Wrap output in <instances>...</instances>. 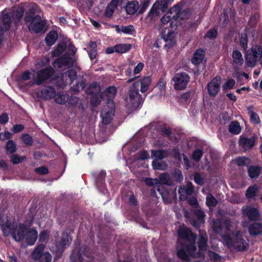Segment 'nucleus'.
<instances>
[{
    "label": "nucleus",
    "instance_id": "6e6d98bb",
    "mask_svg": "<svg viewBox=\"0 0 262 262\" xmlns=\"http://www.w3.org/2000/svg\"><path fill=\"white\" fill-rule=\"evenodd\" d=\"M248 36L246 33H242L239 38L240 46L244 50H246L248 48Z\"/></svg>",
    "mask_w": 262,
    "mask_h": 262
},
{
    "label": "nucleus",
    "instance_id": "9d476101",
    "mask_svg": "<svg viewBox=\"0 0 262 262\" xmlns=\"http://www.w3.org/2000/svg\"><path fill=\"white\" fill-rule=\"evenodd\" d=\"M227 244L229 247H233L239 251H245L247 249L248 244L240 235H236L234 240L230 236L227 239Z\"/></svg>",
    "mask_w": 262,
    "mask_h": 262
},
{
    "label": "nucleus",
    "instance_id": "58836bf2",
    "mask_svg": "<svg viewBox=\"0 0 262 262\" xmlns=\"http://www.w3.org/2000/svg\"><path fill=\"white\" fill-rule=\"evenodd\" d=\"M117 3H114V0H113L107 5L104 12V15L108 18H111L113 15L114 10L117 8Z\"/></svg>",
    "mask_w": 262,
    "mask_h": 262
},
{
    "label": "nucleus",
    "instance_id": "39448f33",
    "mask_svg": "<svg viewBox=\"0 0 262 262\" xmlns=\"http://www.w3.org/2000/svg\"><path fill=\"white\" fill-rule=\"evenodd\" d=\"M262 56V49L260 46H255L246 51L245 54V61L248 67H255L257 62L261 58Z\"/></svg>",
    "mask_w": 262,
    "mask_h": 262
},
{
    "label": "nucleus",
    "instance_id": "0eeeda50",
    "mask_svg": "<svg viewBox=\"0 0 262 262\" xmlns=\"http://www.w3.org/2000/svg\"><path fill=\"white\" fill-rule=\"evenodd\" d=\"M54 73V68L49 66L37 72L36 77L34 78V82L36 85H40L47 80L50 79Z\"/></svg>",
    "mask_w": 262,
    "mask_h": 262
},
{
    "label": "nucleus",
    "instance_id": "4468645a",
    "mask_svg": "<svg viewBox=\"0 0 262 262\" xmlns=\"http://www.w3.org/2000/svg\"><path fill=\"white\" fill-rule=\"evenodd\" d=\"M72 241V237L70 233L67 231H64L61 234V240L59 243L61 249H59L56 252V256L58 257H61L63 252L66 249L67 246H69Z\"/></svg>",
    "mask_w": 262,
    "mask_h": 262
},
{
    "label": "nucleus",
    "instance_id": "412c9836",
    "mask_svg": "<svg viewBox=\"0 0 262 262\" xmlns=\"http://www.w3.org/2000/svg\"><path fill=\"white\" fill-rule=\"evenodd\" d=\"M159 15L160 11L158 7H156V3H155L149 11L146 19L149 20V23H154L158 20Z\"/></svg>",
    "mask_w": 262,
    "mask_h": 262
},
{
    "label": "nucleus",
    "instance_id": "0e129e2a",
    "mask_svg": "<svg viewBox=\"0 0 262 262\" xmlns=\"http://www.w3.org/2000/svg\"><path fill=\"white\" fill-rule=\"evenodd\" d=\"M64 76H67L70 79V83H72L77 78V73L74 70H69L64 73Z\"/></svg>",
    "mask_w": 262,
    "mask_h": 262
},
{
    "label": "nucleus",
    "instance_id": "e433bc0d",
    "mask_svg": "<svg viewBox=\"0 0 262 262\" xmlns=\"http://www.w3.org/2000/svg\"><path fill=\"white\" fill-rule=\"evenodd\" d=\"M246 215L251 221H256L259 216L258 210L254 207H251L246 210Z\"/></svg>",
    "mask_w": 262,
    "mask_h": 262
},
{
    "label": "nucleus",
    "instance_id": "72a5a7b5",
    "mask_svg": "<svg viewBox=\"0 0 262 262\" xmlns=\"http://www.w3.org/2000/svg\"><path fill=\"white\" fill-rule=\"evenodd\" d=\"M229 132L234 135H238L241 132L239 123L237 121H232L229 125Z\"/></svg>",
    "mask_w": 262,
    "mask_h": 262
},
{
    "label": "nucleus",
    "instance_id": "9b49d317",
    "mask_svg": "<svg viewBox=\"0 0 262 262\" xmlns=\"http://www.w3.org/2000/svg\"><path fill=\"white\" fill-rule=\"evenodd\" d=\"M117 93V90L115 86H110L100 94V97L101 99L105 101L107 104L114 105V99Z\"/></svg>",
    "mask_w": 262,
    "mask_h": 262
},
{
    "label": "nucleus",
    "instance_id": "a18cd8bd",
    "mask_svg": "<svg viewBox=\"0 0 262 262\" xmlns=\"http://www.w3.org/2000/svg\"><path fill=\"white\" fill-rule=\"evenodd\" d=\"M217 35V30L216 28L213 27L209 29L205 34L204 39H209L213 40L215 39Z\"/></svg>",
    "mask_w": 262,
    "mask_h": 262
},
{
    "label": "nucleus",
    "instance_id": "6e6552de",
    "mask_svg": "<svg viewBox=\"0 0 262 262\" xmlns=\"http://www.w3.org/2000/svg\"><path fill=\"white\" fill-rule=\"evenodd\" d=\"M172 80L174 81V88L176 90H184L190 81V76L185 72H179L174 74Z\"/></svg>",
    "mask_w": 262,
    "mask_h": 262
},
{
    "label": "nucleus",
    "instance_id": "774afa93",
    "mask_svg": "<svg viewBox=\"0 0 262 262\" xmlns=\"http://www.w3.org/2000/svg\"><path fill=\"white\" fill-rule=\"evenodd\" d=\"M106 176V172L104 170H101L98 176L96 177L95 181L96 183L98 184H103L105 181V178Z\"/></svg>",
    "mask_w": 262,
    "mask_h": 262
},
{
    "label": "nucleus",
    "instance_id": "aec40b11",
    "mask_svg": "<svg viewBox=\"0 0 262 262\" xmlns=\"http://www.w3.org/2000/svg\"><path fill=\"white\" fill-rule=\"evenodd\" d=\"M248 231L252 236H256L262 234V223L254 222L248 226Z\"/></svg>",
    "mask_w": 262,
    "mask_h": 262
},
{
    "label": "nucleus",
    "instance_id": "1a4fd4ad",
    "mask_svg": "<svg viewBox=\"0 0 262 262\" xmlns=\"http://www.w3.org/2000/svg\"><path fill=\"white\" fill-rule=\"evenodd\" d=\"M208 237L206 233L204 235L201 234L199 236L198 242V246L199 247V251H194L192 254H188L189 257L193 258H202L205 256V252L207 250V248Z\"/></svg>",
    "mask_w": 262,
    "mask_h": 262
},
{
    "label": "nucleus",
    "instance_id": "b1692460",
    "mask_svg": "<svg viewBox=\"0 0 262 262\" xmlns=\"http://www.w3.org/2000/svg\"><path fill=\"white\" fill-rule=\"evenodd\" d=\"M262 167L259 165H252L248 169V173L251 179L257 178L260 174Z\"/></svg>",
    "mask_w": 262,
    "mask_h": 262
},
{
    "label": "nucleus",
    "instance_id": "c9c22d12",
    "mask_svg": "<svg viewBox=\"0 0 262 262\" xmlns=\"http://www.w3.org/2000/svg\"><path fill=\"white\" fill-rule=\"evenodd\" d=\"M232 57L233 59L234 62L236 64L242 65L244 63V60L241 52L235 49L233 51L232 54Z\"/></svg>",
    "mask_w": 262,
    "mask_h": 262
},
{
    "label": "nucleus",
    "instance_id": "4be33fe9",
    "mask_svg": "<svg viewBox=\"0 0 262 262\" xmlns=\"http://www.w3.org/2000/svg\"><path fill=\"white\" fill-rule=\"evenodd\" d=\"M26 242L28 245L32 246L35 243L37 238V232L34 228L29 229L26 234Z\"/></svg>",
    "mask_w": 262,
    "mask_h": 262
},
{
    "label": "nucleus",
    "instance_id": "8fccbe9b",
    "mask_svg": "<svg viewBox=\"0 0 262 262\" xmlns=\"http://www.w3.org/2000/svg\"><path fill=\"white\" fill-rule=\"evenodd\" d=\"M206 205L209 207H213L216 206L217 201L215 197L211 194H208L206 198Z\"/></svg>",
    "mask_w": 262,
    "mask_h": 262
},
{
    "label": "nucleus",
    "instance_id": "49530a36",
    "mask_svg": "<svg viewBox=\"0 0 262 262\" xmlns=\"http://www.w3.org/2000/svg\"><path fill=\"white\" fill-rule=\"evenodd\" d=\"M152 156L155 158L162 160L167 156V152L164 150H152Z\"/></svg>",
    "mask_w": 262,
    "mask_h": 262
},
{
    "label": "nucleus",
    "instance_id": "cd10ccee",
    "mask_svg": "<svg viewBox=\"0 0 262 262\" xmlns=\"http://www.w3.org/2000/svg\"><path fill=\"white\" fill-rule=\"evenodd\" d=\"M45 248V245L43 244H39L34 249L32 254V257L33 259L36 260L40 259L44 254L43 252Z\"/></svg>",
    "mask_w": 262,
    "mask_h": 262
},
{
    "label": "nucleus",
    "instance_id": "864d4df0",
    "mask_svg": "<svg viewBox=\"0 0 262 262\" xmlns=\"http://www.w3.org/2000/svg\"><path fill=\"white\" fill-rule=\"evenodd\" d=\"M122 32L125 34L133 35L136 33L135 27L133 25H130L126 26H121Z\"/></svg>",
    "mask_w": 262,
    "mask_h": 262
},
{
    "label": "nucleus",
    "instance_id": "bf43d9fd",
    "mask_svg": "<svg viewBox=\"0 0 262 262\" xmlns=\"http://www.w3.org/2000/svg\"><path fill=\"white\" fill-rule=\"evenodd\" d=\"M172 178L175 181L181 182L183 180L182 171L179 169H175L172 173Z\"/></svg>",
    "mask_w": 262,
    "mask_h": 262
},
{
    "label": "nucleus",
    "instance_id": "09e8293b",
    "mask_svg": "<svg viewBox=\"0 0 262 262\" xmlns=\"http://www.w3.org/2000/svg\"><path fill=\"white\" fill-rule=\"evenodd\" d=\"M6 150L7 153L13 154L16 151V145L15 143L12 140L7 141L6 145Z\"/></svg>",
    "mask_w": 262,
    "mask_h": 262
},
{
    "label": "nucleus",
    "instance_id": "3c124183",
    "mask_svg": "<svg viewBox=\"0 0 262 262\" xmlns=\"http://www.w3.org/2000/svg\"><path fill=\"white\" fill-rule=\"evenodd\" d=\"M10 161L13 164H18L22 163L26 159V156H19L18 154H13L10 157Z\"/></svg>",
    "mask_w": 262,
    "mask_h": 262
},
{
    "label": "nucleus",
    "instance_id": "e2e57ef3",
    "mask_svg": "<svg viewBox=\"0 0 262 262\" xmlns=\"http://www.w3.org/2000/svg\"><path fill=\"white\" fill-rule=\"evenodd\" d=\"M25 12L23 7H19L15 11L14 13V18L17 21H19L23 17Z\"/></svg>",
    "mask_w": 262,
    "mask_h": 262
},
{
    "label": "nucleus",
    "instance_id": "473e14b6",
    "mask_svg": "<svg viewBox=\"0 0 262 262\" xmlns=\"http://www.w3.org/2000/svg\"><path fill=\"white\" fill-rule=\"evenodd\" d=\"M85 88V80L82 77L79 78L75 84H74L71 89L75 92H79L82 91Z\"/></svg>",
    "mask_w": 262,
    "mask_h": 262
},
{
    "label": "nucleus",
    "instance_id": "f704fd0d",
    "mask_svg": "<svg viewBox=\"0 0 262 262\" xmlns=\"http://www.w3.org/2000/svg\"><path fill=\"white\" fill-rule=\"evenodd\" d=\"M67 47V45L64 41L59 43L56 48L53 51L52 53V56L54 57L59 56L64 52Z\"/></svg>",
    "mask_w": 262,
    "mask_h": 262
},
{
    "label": "nucleus",
    "instance_id": "bb28decb",
    "mask_svg": "<svg viewBox=\"0 0 262 262\" xmlns=\"http://www.w3.org/2000/svg\"><path fill=\"white\" fill-rule=\"evenodd\" d=\"M151 78L149 76H148L145 77L141 79L140 81H136V82L138 83L139 88L140 87V91L141 93H143L148 90L149 86L151 83Z\"/></svg>",
    "mask_w": 262,
    "mask_h": 262
},
{
    "label": "nucleus",
    "instance_id": "a19ab883",
    "mask_svg": "<svg viewBox=\"0 0 262 262\" xmlns=\"http://www.w3.org/2000/svg\"><path fill=\"white\" fill-rule=\"evenodd\" d=\"M36 12V10L34 7H31L29 9V10L26 12L25 17H24V20L26 23H29L32 22L33 20L34 19V18H35Z\"/></svg>",
    "mask_w": 262,
    "mask_h": 262
},
{
    "label": "nucleus",
    "instance_id": "ddd939ff",
    "mask_svg": "<svg viewBox=\"0 0 262 262\" xmlns=\"http://www.w3.org/2000/svg\"><path fill=\"white\" fill-rule=\"evenodd\" d=\"M27 228V226L22 223L16 225L14 229L11 232L10 235L16 242H21L25 237Z\"/></svg>",
    "mask_w": 262,
    "mask_h": 262
},
{
    "label": "nucleus",
    "instance_id": "680f3d73",
    "mask_svg": "<svg viewBox=\"0 0 262 262\" xmlns=\"http://www.w3.org/2000/svg\"><path fill=\"white\" fill-rule=\"evenodd\" d=\"M193 181L198 185L203 186L204 184V178L201 176L200 173L196 172L193 175Z\"/></svg>",
    "mask_w": 262,
    "mask_h": 262
},
{
    "label": "nucleus",
    "instance_id": "a211bd4d",
    "mask_svg": "<svg viewBox=\"0 0 262 262\" xmlns=\"http://www.w3.org/2000/svg\"><path fill=\"white\" fill-rule=\"evenodd\" d=\"M256 138L255 136L247 138L244 136H241L238 140L239 146L245 149H249L252 148L255 143Z\"/></svg>",
    "mask_w": 262,
    "mask_h": 262
},
{
    "label": "nucleus",
    "instance_id": "dca6fc26",
    "mask_svg": "<svg viewBox=\"0 0 262 262\" xmlns=\"http://www.w3.org/2000/svg\"><path fill=\"white\" fill-rule=\"evenodd\" d=\"M89 93L93 95L91 99V101L93 105L98 106L101 102L100 99L98 97L101 88L98 84L96 82L92 83L88 89Z\"/></svg>",
    "mask_w": 262,
    "mask_h": 262
},
{
    "label": "nucleus",
    "instance_id": "f03ea898",
    "mask_svg": "<svg viewBox=\"0 0 262 262\" xmlns=\"http://www.w3.org/2000/svg\"><path fill=\"white\" fill-rule=\"evenodd\" d=\"M188 13L186 10H183L181 6L176 5L161 18V22L164 27L169 23L170 31H175L178 27L181 25V20L188 17Z\"/></svg>",
    "mask_w": 262,
    "mask_h": 262
},
{
    "label": "nucleus",
    "instance_id": "393cba45",
    "mask_svg": "<svg viewBox=\"0 0 262 262\" xmlns=\"http://www.w3.org/2000/svg\"><path fill=\"white\" fill-rule=\"evenodd\" d=\"M97 46L95 41H90L88 46V50L90 58L93 60L96 58L97 55Z\"/></svg>",
    "mask_w": 262,
    "mask_h": 262
},
{
    "label": "nucleus",
    "instance_id": "a878e982",
    "mask_svg": "<svg viewBox=\"0 0 262 262\" xmlns=\"http://www.w3.org/2000/svg\"><path fill=\"white\" fill-rule=\"evenodd\" d=\"M139 4L137 1L129 2L126 7V10L128 14H135L138 12Z\"/></svg>",
    "mask_w": 262,
    "mask_h": 262
},
{
    "label": "nucleus",
    "instance_id": "13d9d810",
    "mask_svg": "<svg viewBox=\"0 0 262 262\" xmlns=\"http://www.w3.org/2000/svg\"><path fill=\"white\" fill-rule=\"evenodd\" d=\"M150 3V0H142L139 5L138 13H143L148 8Z\"/></svg>",
    "mask_w": 262,
    "mask_h": 262
},
{
    "label": "nucleus",
    "instance_id": "4c0bfd02",
    "mask_svg": "<svg viewBox=\"0 0 262 262\" xmlns=\"http://www.w3.org/2000/svg\"><path fill=\"white\" fill-rule=\"evenodd\" d=\"M132 48V45L130 43L117 44L115 45V50L119 53H124L129 51Z\"/></svg>",
    "mask_w": 262,
    "mask_h": 262
},
{
    "label": "nucleus",
    "instance_id": "37998d69",
    "mask_svg": "<svg viewBox=\"0 0 262 262\" xmlns=\"http://www.w3.org/2000/svg\"><path fill=\"white\" fill-rule=\"evenodd\" d=\"M212 229L216 234H221L223 231V225L219 219L214 220L212 223Z\"/></svg>",
    "mask_w": 262,
    "mask_h": 262
},
{
    "label": "nucleus",
    "instance_id": "338daca9",
    "mask_svg": "<svg viewBox=\"0 0 262 262\" xmlns=\"http://www.w3.org/2000/svg\"><path fill=\"white\" fill-rule=\"evenodd\" d=\"M152 166L154 169L163 170L166 167V164L164 162H159L157 160H154L152 162Z\"/></svg>",
    "mask_w": 262,
    "mask_h": 262
},
{
    "label": "nucleus",
    "instance_id": "7c9ffc66",
    "mask_svg": "<svg viewBox=\"0 0 262 262\" xmlns=\"http://www.w3.org/2000/svg\"><path fill=\"white\" fill-rule=\"evenodd\" d=\"M0 225L1 226V229L4 233V234H5V232L7 230H9V233L10 234L11 232H12V231L16 226L14 224H12L8 219H7L5 221H2Z\"/></svg>",
    "mask_w": 262,
    "mask_h": 262
},
{
    "label": "nucleus",
    "instance_id": "2eb2a0df",
    "mask_svg": "<svg viewBox=\"0 0 262 262\" xmlns=\"http://www.w3.org/2000/svg\"><path fill=\"white\" fill-rule=\"evenodd\" d=\"M221 80L220 76H216L213 78L210 82H209L207 85V89L209 95L212 97H215L218 94L221 86Z\"/></svg>",
    "mask_w": 262,
    "mask_h": 262
},
{
    "label": "nucleus",
    "instance_id": "c756f323",
    "mask_svg": "<svg viewBox=\"0 0 262 262\" xmlns=\"http://www.w3.org/2000/svg\"><path fill=\"white\" fill-rule=\"evenodd\" d=\"M11 24V19L10 16L8 14H5L3 15L2 24L0 26V30L3 29L4 31H7L9 30Z\"/></svg>",
    "mask_w": 262,
    "mask_h": 262
},
{
    "label": "nucleus",
    "instance_id": "de8ad7c7",
    "mask_svg": "<svg viewBox=\"0 0 262 262\" xmlns=\"http://www.w3.org/2000/svg\"><path fill=\"white\" fill-rule=\"evenodd\" d=\"M235 161L238 166H248L250 163V159L245 156L239 157Z\"/></svg>",
    "mask_w": 262,
    "mask_h": 262
},
{
    "label": "nucleus",
    "instance_id": "7ed1b4c3",
    "mask_svg": "<svg viewBox=\"0 0 262 262\" xmlns=\"http://www.w3.org/2000/svg\"><path fill=\"white\" fill-rule=\"evenodd\" d=\"M156 189L161 195L164 203L165 204H169L176 202L177 199V195L176 192V188H168L167 187L163 185H159L154 188H152L150 191L151 195L156 198H158Z\"/></svg>",
    "mask_w": 262,
    "mask_h": 262
},
{
    "label": "nucleus",
    "instance_id": "ea45409f",
    "mask_svg": "<svg viewBox=\"0 0 262 262\" xmlns=\"http://www.w3.org/2000/svg\"><path fill=\"white\" fill-rule=\"evenodd\" d=\"M159 181L162 184L171 186L172 185V181L170 179L169 174L167 172L161 173L159 176Z\"/></svg>",
    "mask_w": 262,
    "mask_h": 262
},
{
    "label": "nucleus",
    "instance_id": "69168bd1",
    "mask_svg": "<svg viewBox=\"0 0 262 262\" xmlns=\"http://www.w3.org/2000/svg\"><path fill=\"white\" fill-rule=\"evenodd\" d=\"M194 214L196 217V220H198L201 223L205 222V214L203 210L200 209L196 210L194 212Z\"/></svg>",
    "mask_w": 262,
    "mask_h": 262
},
{
    "label": "nucleus",
    "instance_id": "4d7b16f0",
    "mask_svg": "<svg viewBox=\"0 0 262 262\" xmlns=\"http://www.w3.org/2000/svg\"><path fill=\"white\" fill-rule=\"evenodd\" d=\"M203 154V150L202 149H195L192 154V158L196 162H199L202 158Z\"/></svg>",
    "mask_w": 262,
    "mask_h": 262
},
{
    "label": "nucleus",
    "instance_id": "c03bdc74",
    "mask_svg": "<svg viewBox=\"0 0 262 262\" xmlns=\"http://www.w3.org/2000/svg\"><path fill=\"white\" fill-rule=\"evenodd\" d=\"M257 190L256 185L250 186L246 190V196L248 199H253L256 195Z\"/></svg>",
    "mask_w": 262,
    "mask_h": 262
},
{
    "label": "nucleus",
    "instance_id": "f257e3e1",
    "mask_svg": "<svg viewBox=\"0 0 262 262\" xmlns=\"http://www.w3.org/2000/svg\"><path fill=\"white\" fill-rule=\"evenodd\" d=\"M178 234L179 239L184 242L178 246L177 256L183 260L189 261L190 258L188 254H192L194 251H196V235L190 229L186 227H180L178 231Z\"/></svg>",
    "mask_w": 262,
    "mask_h": 262
},
{
    "label": "nucleus",
    "instance_id": "20e7f679",
    "mask_svg": "<svg viewBox=\"0 0 262 262\" xmlns=\"http://www.w3.org/2000/svg\"><path fill=\"white\" fill-rule=\"evenodd\" d=\"M139 85L138 82H134L128 89L127 96L132 110H136L143 102L144 100L142 95L139 94Z\"/></svg>",
    "mask_w": 262,
    "mask_h": 262
},
{
    "label": "nucleus",
    "instance_id": "603ef678",
    "mask_svg": "<svg viewBox=\"0 0 262 262\" xmlns=\"http://www.w3.org/2000/svg\"><path fill=\"white\" fill-rule=\"evenodd\" d=\"M235 81L233 79L227 80L222 85L223 91L232 90L235 85Z\"/></svg>",
    "mask_w": 262,
    "mask_h": 262
},
{
    "label": "nucleus",
    "instance_id": "5701e85b",
    "mask_svg": "<svg viewBox=\"0 0 262 262\" xmlns=\"http://www.w3.org/2000/svg\"><path fill=\"white\" fill-rule=\"evenodd\" d=\"M174 31L168 30L167 34L162 36L166 42L165 45L166 48L170 49L174 46L176 43L175 38L173 36Z\"/></svg>",
    "mask_w": 262,
    "mask_h": 262
},
{
    "label": "nucleus",
    "instance_id": "f8f14e48",
    "mask_svg": "<svg viewBox=\"0 0 262 262\" xmlns=\"http://www.w3.org/2000/svg\"><path fill=\"white\" fill-rule=\"evenodd\" d=\"M46 24V20L41 19V16L37 14L35 15V18L29 26V29L35 33H39L40 32H45L46 29L45 27Z\"/></svg>",
    "mask_w": 262,
    "mask_h": 262
},
{
    "label": "nucleus",
    "instance_id": "79ce46f5",
    "mask_svg": "<svg viewBox=\"0 0 262 262\" xmlns=\"http://www.w3.org/2000/svg\"><path fill=\"white\" fill-rule=\"evenodd\" d=\"M247 109L250 115V121L255 123H259L260 122V119L258 114L253 111V106L251 105L248 107Z\"/></svg>",
    "mask_w": 262,
    "mask_h": 262
},
{
    "label": "nucleus",
    "instance_id": "6ab92c4d",
    "mask_svg": "<svg viewBox=\"0 0 262 262\" xmlns=\"http://www.w3.org/2000/svg\"><path fill=\"white\" fill-rule=\"evenodd\" d=\"M56 91L54 87L48 85L43 88L41 91V97L46 100H50L55 95Z\"/></svg>",
    "mask_w": 262,
    "mask_h": 262
},
{
    "label": "nucleus",
    "instance_id": "2f4dec72",
    "mask_svg": "<svg viewBox=\"0 0 262 262\" xmlns=\"http://www.w3.org/2000/svg\"><path fill=\"white\" fill-rule=\"evenodd\" d=\"M55 63H58V67L73 64V59L69 56H62L55 61Z\"/></svg>",
    "mask_w": 262,
    "mask_h": 262
},
{
    "label": "nucleus",
    "instance_id": "c85d7f7f",
    "mask_svg": "<svg viewBox=\"0 0 262 262\" xmlns=\"http://www.w3.org/2000/svg\"><path fill=\"white\" fill-rule=\"evenodd\" d=\"M57 33L56 31H51L45 38V42L48 46H52L55 43L57 39Z\"/></svg>",
    "mask_w": 262,
    "mask_h": 262
},
{
    "label": "nucleus",
    "instance_id": "f3484780",
    "mask_svg": "<svg viewBox=\"0 0 262 262\" xmlns=\"http://www.w3.org/2000/svg\"><path fill=\"white\" fill-rule=\"evenodd\" d=\"M114 105H111L110 107H104L101 112V117L102 120V123L105 125L109 124L114 115Z\"/></svg>",
    "mask_w": 262,
    "mask_h": 262
},
{
    "label": "nucleus",
    "instance_id": "5fc2aeb1",
    "mask_svg": "<svg viewBox=\"0 0 262 262\" xmlns=\"http://www.w3.org/2000/svg\"><path fill=\"white\" fill-rule=\"evenodd\" d=\"M54 98L55 99V102L60 104H64L67 101L66 96L62 93H55Z\"/></svg>",
    "mask_w": 262,
    "mask_h": 262
},
{
    "label": "nucleus",
    "instance_id": "052dcab7",
    "mask_svg": "<svg viewBox=\"0 0 262 262\" xmlns=\"http://www.w3.org/2000/svg\"><path fill=\"white\" fill-rule=\"evenodd\" d=\"M170 0H161L160 3L156 4V7H158V10H161L162 11L165 12L167 9Z\"/></svg>",
    "mask_w": 262,
    "mask_h": 262
},
{
    "label": "nucleus",
    "instance_id": "423d86ee",
    "mask_svg": "<svg viewBox=\"0 0 262 262\" xmlns=\"http://www.w3.org/2000/svg\"><path fill=\"white\" fill-rule=\"evenodd\" d=\"M205 56V52L202 49H197L193 53L191 62L195 66V75H199L206 67L205 64L203 63Z\"/></svg>",
    "mask_w": 262,
    "mask_h": 262
}]
</instances>
